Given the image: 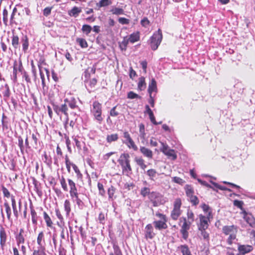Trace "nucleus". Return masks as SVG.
Masks as SVG:
<instances>
[{"mask_svg":"<svg viewBox=\"0 0 255 255\" xmlns=\"http://www.w3.org/2000/svg\"><path fill=\"white\" fill-rule=\"evenodd\" d=\"M37 244L38 246L45 247L44 234L42 231L40 232L37 238Z\"/></svg>","mask_w":255,"mask_h":255,"instance_id":"b1692460","label":"nucleus"},{"mask_svg":"<svg viewBox=\"0 0 255 255\" xmlns=\"http://www.w3.org/2000/svg\"><path fill=\"white\" fill-rule=\"evenodd\" d=\"M159 196V194L157 192H152L151 193H150V196L149 198L150 199L151 201L152 202L153 205L154 207L157 206L158 205L157 203L155 201H153V199L158 197Z\"/></svg>","mask_w":255,"mask_h":255,"instance_id":"4c0bfd02","label":"nucleus"},{"mask_svg":"<svg viewBox=\"0 0 255 255\" xmlns=\"http://www.w3.org/2000/svg\"><path fill=\"white\" fill-rule=\"evenodd\" d=\"M97 187L99 190V194L100 195L102 196H105L106 194V191L104 188L103 185L100 182H98L97 184Z\"/></svg>","mask_w":255,"mask_h":255,"instance_id":"09e8293b","label":"nucleus"},{"mask_svg":"<svg viewBox=\"0 0 255 255\" xmlns=\"http://www.w3.org/2000/svg\"><path fill=\"white\" fill-rule=\"evenodd\" d=\"M53 109L58 116L63 114L66 117V123H68L69 121L68 108L65 102L59 105L53 104Z\"/></svg>","mask_w":255,"mask_h":255,"instance_id":"20e7f679","label":"nucleus"},{"mask_svg":"<svg viewBox=\"0 0 255 255\" xmlns=\"http://www.w3.org/2000/svg\"><path fill=\"white\" fill-rule=\"evenodd\" d=\"M194 191L193 189L189 186H187L186 188V194L187 196L190 198V197L193 196Z\"/></svg>","mask_w":255,"mask_h":255,"instance_id":"e2e57ef3","label":"nucleus"},{"mask_svg":"<svg viewBox=\"0 0 255 255\" xmlns=\"http://www.w3.org/2000/svg\"><path fill=\"white\" fill-rule=\"evenodd\" d=\"M146 87V84L145 81V78L144 77H140L138 79L137 83V88L139 91H143Z\"/></svg>","mask_w":255,"mask_h":255,"instance_id":"cd10ccee","label":"nucleus"},{"mask_svg":"<svg viewBox=\"0 0 255 255\" xmlns=\"http://www.w3.org/2000/svg\"><path fill=\"white\" fill-rule=\"evenodd\" d=\"M161 143L162 145V147L160 149L161 151L167 156L168 158H171L173 160H175L177 158V155L175 150L170 149L167 144L163 142H161Z\"/></svg>","mask_w":255,"mask_h":255,"instance_id":"6e6552de","label":"nucleus"},{"mask_svg":"<svg viewBox=\"0 0 255 255\" xmlns=\"http://www.w3.org/2000/svg\"><path fill=\"white\" fill-rule=\"evenodd\" d=\"M7 235L4 229L1 227L0 229V245L1 249L3 250L6 242Z\"/></svg>","mask_w":255,"mask_h":255,"instance_id":"f3484780","label":"nucleus"},{"mask_svg":"<svg viewBox=\"0 0 255 255\" xmlns=\"http://www.w3.org/2000/svg\"><path fill=\"white\" fill-rule=\"evenodd\" d=\"M65 164L68 172H70L71 171V166H72V164H74L70 162L67 155L65 156Z\"/></svg>","mask_w":255,"mask_h":255,"instance_id":"5fc2aeb1","label":"nucleus"},{"mask_svg":"<svg viewBox=\"0 0 255 255\" xmlns=\"http://www.w3.org/2000/svg\"><path fill=\"white\" fill-rule=\"evenodd\" d=\"M1 190L4 197L8 198L11 197L10 192L5 187L2 185L1 186Z\"/></svg>","mask_w":255,"mask_h":255,"instance_id":"bf43d9fd","label":"nucleus"},{"mask_svg":"<svg viewBox=\"0 0 255 255\" xmlns=\"http://www.w3.org/2000/svg\"><path fill=\"white\" fill-rule=\"evenodd\" d=\"M12 79L14 82H16L17 81V63L16 62H15L13 66Z\"/></svg>","mask_w":255,"mask_h":255,"instance_id":"864d4df0","label":"nucleus"},{"mask_svg":"<svg viewBox=\"0 0 255 255\" xmlns=\"http://www.w3.org/2000/svg\"><path fill=\"white\" fill-rule=\"evenodd\" d=\"M150 193V189L148 187L142 188L140 190V194L144 197Z\"/></svg>","mask_w":255,"mask_h":255,"instance_id":"4d7b16f0","label":"nucleus"},{"mask_svg":"<svg viewBox=\"0 0 255 255\" xmlns=\"http://www.w3.org/2000/svg\"><path fill=\"white\" fill-rule=\"evenodd\" d=\"M60 183L61 185V187L64 191H68V188L67 185L66 180L64 176H62L60 179Z\"/></svg>","mask_w":255,"mask_h":255,"instance_id":"37998d69","label":"nucleus"},{"mask_svg":"<svg viewBox=\"0 0 255 255\" xmlns=\"http://www.w3.org/2000/svg\"><path fill=\"white\" fill-rule=\"evenodd\" d=\"M5 89L2 92V94H3V96L4 97V98L7 99L10 97V90H9V87L7 85H5Z\"/></svg>","mask_w":255,"mask_h":255,"instance_id":"13d9d810","label":"nucleus"},{"mask_svg":"<svg viewBox=\"0 0 255 255\" xmlns=\"http://www.w3.org/2000/svg\"><path fill=\"white\" fill-rule=\"evenodd\" d=\"M119 139V135L117 133H113L107 135L106 140L107 142L111 143L112 142L116 141Z\"/></svg>","mask_w":255,"mask_h":255,"instance_id":"f704fd0d","label":"nucleus"},{"mask_svg":"<svg viewBox=\"0 0 255 255\" xmlns=\"http://www.w3.org/2000/svg\"><path fill=\"white\" fill-rule=\"evenodd\" d=\"M113 252L110 253L109 255H123L122 251L119 246L114 243L113 245Z\"/></svg>","mask_w":255,"mask_h":255,"instance_id":"7c9ffc66","label":"nucleus"},{"mask_svg":"<svg viewBox=\"0 0 255 255\" xmlns=\"http://www.w3.org/2000/svg\"><path fill=\"white\" fill-rule=\"evenodd\" d=\"M72 201L75 203L80 209H83L84 207V203L79 197V194L77 193L70 196Z\"/></svg>","mask_w":255,"mask_h":255,"instance_id":"f8f14e48","label":"nucleus"},{"mask_svg":"<svg viewBox=\"0 0 255 255\" xmlns=\"http://www.w3.org/2000/svg\"><path fill=\"white\" fill-rule=\"evenodd\" d=\"M110 11L112 14L117 15L124 14L125 13V11L123 8L117 7H113Z\"/></svg>","mask_w":255,"mask_h":255,"instance_id":"c9c22d12","label":"nucleus"},{"mask_svg":"<svg viewBox=\"0 0 255 255\" xmlns=\"http://www.w3.org/2000/svg\"><path fill=\"white\" fill-rule=\"evenodd\" d=\"M32 251V255H47L45 247H33Z\"/></svg>","mask_w":255,"mask_h":255,"instance_id":"4be33fe9","label":"nucleus"},{"mask_svg":"<svg viewBox=\"0 0 255 255\" xmlns=\"http://www.w3.org/2000/svg\"><path fill=\"white\" fill-rule=\"evenodd\" d=\"M18 146L20 148L21 152L22 153H23V149H24L23 141L22 138L20 136H19L18 137Z\"/></svg>","mask_w":255,"mask_h":255,"instance_id":"0e129e2a","label":"nucleus"},{"mask_svg":"<svg viewBox=\"0 0 255 255\" xmlns=\"http://www.w3.org/2000/svg\"><path fill=\"white\" fill-rule=\"evenodd\" d=\"M212 217L210 212L206 216L200 214L199 215V223L197 225L198 229H207L209 227L210 218Z\"/></svg>","mask_w":255,"mask_h":255,"instance_id":"423d86ee","label":"nucleus"},{"mask_svg":"<svg viewBox=\"0 0 255 255\" xmlns=\"http://www.w3.org/2000/svg\"><path fill=\"white\" fill-rule=\"evenodd\" d=\"M67 181L69 186L70 196L78 193L75 183L71 179H68Z\"/></svg>","mask_w":255,"mask_h":255,"instance_id":"aec40b11","label":"nucleus"},{"mask_svg":"<svg viewBox=\"0 0 255 255\" xmlns=\"http://www.w3.org/2000/svg\"><path fill=\"white\" fill-rule=\"evenodd\" d=\"M222 232L225 235L228 236L226 240L227 243L232 245L236 239L238 227L235 225L224 226L222 228Z\"/></svg>","mask_w":255,"mask_h":255,"instance_id":"f03ea898","label":"nucleus"},{"mask_svg":"<svg viewBox=\"0 0 255 255\" xmlns=\"http://www.w3.org/2000/svg\"><path fill=\"white\" fill-rule=\"evenodd\" d=\"M40 135L38 132L35 133H33L31 134V138L32 140L34 141V147H36L38 145V140Z\"/></svg>","mask_w":255,"mask_h":255,"instance_id":"49530a36","label":"nucleus"},{"mask_svg":"<svg viewBox=\"0 0 255 255\" xmlns=\"http://www.w3.org/2000/svg\"><path fill=\"white\" fill-rule=\"evenodd\" d=\"M116 189L113 186L111 185L108 189V194L109 200H113L114 194Z\"/></svg>","mask_w":255,"mask_h":255,"instance_id":"58836bf2","label":"nucleus"},{"mask_svg":"<svg viewBox=\"0 0 255 255\" xmlns=\"http://www.w3.org/2000/svg\"><path fill=\"white\" fill-rule=\"evenodd\" d=\"M76 41L79 44L80 46L83 48H87L88 46V43L85 39L78 38L77 39Z\"/></svg>","mask_w":255,"mask_h":255,"instance_id":"a18cd8bd","label":"nucleus"},{"mask_svg":"<svg viewBox=\"0 0 255 255\" xmlns=\"http://www.w3.org/2000/svg\"><path fill=\"white\" fill-rule=\"evenodd\" d=\"M21 75L22 76V78L24 79L26 83L30 84L31 83V79L27 72L25 71L22 72V74H21Z\"/></svg>","mask_w":255,"mask_h":255,"instance_id":"052dcab7","label":"nucleus"},{"mask_svg":"<svg viewBox=\"0 0 255 255\" xmlns=\"http://www.w3.org/2000/svg\"><path fill=\"white\" fill-rule=\"evenodd\" d=\"M43 218L46 222V226L48 227L51 228L52 227L53 222H52L50 217L45 212H43Z\"/></svg>","mask_w":255,"mask_h":255,"instance_id":"e433bc0d","label":"nucleus"},{"mask_svg":"<svg viewBox=\"0 0 255 255\" xmlns=\"http://www.w3.org/2000/svg\"><path fill=\"white\" fill-rule=\"evenodd\" d=\"M71 203L68 199L65 200L64 203V210L66 212V216L68 217L70 215L71 212Z\"/></svg>","mask_w":255,"mask_h":255,"instance_id":"473e14b6","label":"nucleus"},{"mask_svg":"<svg viewBox=\"0 0 255 255\" xmlns=\"http://www.w3.org/2000/svg\"><path fill=\"white\" fill-rule=\"evenodd\" d=\"M181 205V200L176 199L174 203V208L171 213V217L174 220H177L181 214L180 207Z\"/></svg>","mask_w":255,"mask_h":255,"instance_id":"0eeeda50","label":"nucleus"},{"mask_svg":"<svg viewBox=\"0 0 255 255\" xmlns=\"http://www.w3.org/2000/svg\"><path fill=\"white\" fill-rule=\"evenodd\" d=\"M31 71L33 74V76L34 78V80H35L37 78V73H36V67L34 65L33 61L31 62Z\"/></svg>","mask_w":255,"mask_h":255,"instance_id":"338daca9","label":"nucleus"},{"mask_svg":"<svg viewBox=\"0 0 255 255\" xmlns=\"http://www.w3.org/2000/svg\"><path fill=\"white\" fill-rule=\"evenodd\" d=\"M139 132L140 136L144 138L145 135V128L144 125L142 123L139 125Z\"/></svg>","mask_w":255,"mask_h":255,"instance_id":"8fccbe9b","label":"nucleus"},{"mask_svg":"<svg viewBox=\"0 0 255 255\" xmlns=\"http://www.w3.org/2000/svg\"><path fill=\"white\" fill-rule=\"evenodd\" d=\"M128 41L131 43H133L139 40L140 39V33L139 31L133 32L129 35Z\"/></svg>","mask_w":255,"mask_h":255,"instance_id":"393cba45","label":"nucleus"},{"mask_svg":"<svg viewBox=\"0 0 255 255\" xmlns=\"http://www.w3.org/2000/svg\"><path fill=\"white\" fill-rule=\"evenodd\" d=\"M81 12L82 7L75 6L68 11V15L71 17H77Z\"/></svg>","mask_w":255,"mask_h":255,"instance_id":"5701e85b","label":"nucleus"},{"mask_svg":"<svg viewBox=\"0 0 255 255\" xmlns=\"http://www.w3.org/2000/svg\"><path fill=\"white\" fill-rule=\"evenodd\" d=\"M2 19L3 23L5 25H7L8 22V11L6 8H4L2 11Z\"/></svg>","mask_w":255,"mask_h":255,"instance_id":"3c124183","label":"nucleus"},{"mask_svg":"<svg viewBox=\"0 0 255 255\" xmlns=\"http://www.w3.org/2000/svg\"><path fill=\"white\" fill-rule=\"evenodd\" d=\"M20 43L21 44L22 50L24 53L27 52L29 47V39L26 35H23L20 38Z\"/></svg>","mask_w":255,"mask_h":255,"instance_id":"ddd939ff","label":"nucleus"},{"mask_svg":"<svg viewBox=\"0 0 255 255\" xmlns=\"http://www.w3.org/2000/svg\"><path fill=\"white\" fill-rule=\"evenodd\" d=\"M112 3L111 0H101L97 3V6L99 7L107 6Z\"/></svg>","mask_w":255,"mask_h":255,"instance_id":"79ce46f5","label":"nucleus"},{"mask_svg":"<svg viewBox=\"0 0 255 255\" xmlns=\"http://www.w3.org/2000/svg\"><path fill=\"white\" fill-rule=\"evenodd\" d=\"M162 39V32L161 30L159 29L153 33L150 38V45L152 50H155L157 49L161 42Z\"/></svg>","mask_w":255,"mask_h":255,"instance_id":"7ed1b4c3","label":"nucleus"},{"mask_svg":"<svg viewBox=\"0 0 255 255\" xmlns=\"http://www.w3.org/2000/svg\"><path fill=\"white\" fill-rule=\"evenodd\" d=\"M98 220L99 221V223L102 224H105V215L103 213L101 212L98 216Z\"/></svg>","mask_w":255,"mask_h":255,"instance_id":"774afa93","label":"nucleus"},{"mask_svg":"<svg viewBox=\"0 0 255 255\" xmlns=\"http://www.w3.org/2000/svg\"><path fill=\"white\" fill-rule=\"evenodd\" d=\"M149 23L150 22L149 20L146 17H144L143 19H142L140 21L141 25L144 27H147L149 25Z\"/></svg>","mask_w":255,"mask_h":255,"instance_id":"69168bd1","label":"nucleus"},{"mask_svg":"<svg viewBox=\"0 0 255 255\" xmlns=\"http://www.w3.org/2000/svg\"><path fill=\"white\" fill-rule=\"evenodd\" d=\"M134 161L142 169L144 170L146 168L147 165L145 164L144 160L141 157H136L134 158Z\"/></svg>","mask_w":255,"mask_h":255,"instance_id":"2f4dec72","label":"nucleus"},{"mask_svg":"<svg viewBox=\"0 0 255 255\" xmlns=\"http://www.w3.org/2000/svg\"><path fill=\"white\" fill-rule=\"evenodd\" d=\"M254 250V248L251 245H241L238 244V251L239 255H245L246 254H248L252 252Z\"/></svg>","mask_w":255,"mask_h":255,"instance_id":"1a4fd4ad","label":"nucleus"},{"mask_svg":"<svg viewBox=\"0 0 255 255\" xmlns=\"http://www.w3.org/2000/svg\"><path fill=\"white\" fill-rule=\"evenodd\" d=\"M244 219L250 226L255 228V218L252 214L245 212L244 215Z\"/></svg>","mask_w":255,"mask_h":255,"instance_id":"dca6fc26","label":"nucleus"},{"mask_svg":"<svg viewBox=\"0 0 255 255\" xmlns=\"http://www.w3.org/2000/svg\"><path fill=\"white\" fill-rule=\"evenodd\" d=\"M72 167L76 174V176L78 179H82V174L80 172V170L76 164H72Z\"/></svg>","mask_w":255,"mask_h":255,"instance_id":"de8ad7c7","label":"nucleus"},{"mask_svg":"<svg viewBox=\"0 0 255 255\" xmlns=\"http://www.w3.org/2000/svg\"><path fill=\"white\" fill-rule=\"evenodd\" d=\"M155 236L153 231V227L151 224H148L145 228V237L146 239H152Z\"/></svg>","mask_w":255,"mask_h":255,"instance_id":"a211bd4d","label":"nucleus"},{"mask_svg":"<svg viewBox=\"0 0 255 255\" xmlns=\"http://www.w3.org/2000/svg\"><path fill=\"white\" fill-rule=\"evenodd\" d=\"M148 92L149 95H153L157 92V84L154 78H152L149 83L148 87Z\"/></svg>","mask_w":255,"mask_h":255,"instance_id":"4468645a","label":"nucleus"},{"mask_svg":"<svg viewBox=\"0 0 255 255\" xmlns=\"http://www.w3.org/2000/svg\"><path fill=\"white\" fill-rule=\"evenodd\" d=\"M127 97L129 99H140L141 98L140 96L132 91H130L128 93Z\"/></svg>","mask_w":255,"mask_h":255,"instance_id":"603ef678","label":"nucleus"},{"mask_svg":"<svg viewBox=\"0 0 255 255\" xmlns=\"http://www.w3.org/2000/svg\"><path fill=\"white\" fill-rule=\"evenodd\" d=\"M198 230L201 232V235L203 237L205 240H209V235L206 231V229H198Z\"/></svg>","mask_w":255,"mask_h":255,"instance_id":"680f3d73","label":"nucleus"},{"mask_svg":"<svg viewBox=\"0 0 255 255\" xmlns=\"http://www.w3.org/2000/svg\"><path fill=\"white\" fill-rule=\"evenodd\" d=\"M139 150L144 157L148 159L152 158L153 152L150 149L146 148L145 146H140Z\"/></svg>","mask_w":255,"mask_h":255,"instance_id":"6ab92c4d","label":"nucleus"},{"mask_svg":"<svg viewBox=\"0 0 255 255\" xmlns=\"http://www.w3.org/2000/svg\"><path fill=\"white\" fill-rule=\"evenodd\" d=\"M64 102H65L67 107H69L71 109L80 110V108L77 105V101L75 97H70V98H65Z\"/></svg>","mask_w":255,"mask_h":255,"instance_id":"9d476101","label":"nucleus"},{"mask_svg":"<svg viewBox=\"0 0 255 255\" xmlns=\"http://www.w3.org/2000/svg\"><path fill=\"white\" fill-rule=\"evenodd\" d=\"M129 149H132L134 151H136L138 149L137 146L135 145L134 141L132 139L128 142H124Z\"/></svg>","mask_w":255,"mask_h":255,"instance_id":"ea45409f","label":"nucleus"},{"mask_svg":"<svg viewBox=\"0 0 255 255\" xmlns=\"http://www.w3.org/2000/svg\"><path fill=\"white\" fill-rule=\"evenodd\" d=\"M11 45L14 50H16L20 47V38L13 31L12 35L11 37Z\"/></svg>","mask_w":255,"mask_h":255,"instance_id":"2eb2a0df","label":"nucleus"},{"mask_svg":"<svg viewBox=\"0 0 255 255\" xmlns=\"http://www.w3.org/2000/svg\"><path fill=\"white\" fill-rule=\"evenodd\" d=\"M192 223L190 222L183 223L182 225L180 224L181 229L180 233L182 234V236L183 239L186 240L189 236L188 230L190 228V226Z\"/></svg>","mask_w":255,"mask_h":255,"instance_id":"9b49d317","label":"nucleus"},{"mask_svg":"<svg viewBox=\"0 0 255 255\" xmlns=\"http://www.w3.org/2000/svg\"><path fill=\"white\" fill-rule=\"evenodd\" d=\"M147 174L149 176L150 179L153 180L156 176V171L154 169H149L147 171Z\"/></svg>","mask_w":255,"mask_h":255,"instance_id":"6e6d98bb","label":"nucleus"},{"mask_svg":"<svg viewBox=\"0 0 255 255\" xmlns=\"http://www.w3.org/2000/svg\"><path fill=\"white\" fill-rule=\"evenodd\" d=\"M40 76L41 79V84L42 86V92L43 94L45 95L48 92V87L46 85L44 73L43 72H41Z\"/></svg>","mask_w":255,"mask_h":255,"instance_id":"c85d7f7f","label":"nucleus"},{"mask_svg":"<svg viewBox=\"0 0 255 255\" xmlns=\"http://www.w3.org/2000/svg\"><path fill=\"white\" fill-rule=\"evenodd\" d=\"M3 207L4 209V211L6 215V217L8 221L12 222V219L11 218V209L7 201H5L3 203Z\"/></svg>","mask_w":255,"mask_h":255,"instance_id":"412c9836","label":"nucleus"},{"mask_svg":"<svg viewBox=\"0 0 255 255\" xmlns=\"http://www.w3.org/2000/svg\"><path fill=\"white\" fill-rule=\"evenodd\" d=\"M118 161L121 166L124 174L128 176L132 173V168L130 164V155L128 153H122L120 155Z\"/></svg>","mask_w":255,"mask_h":255,"instance_id":"f257e3e1","label":"nucleus"},{"mask_svg":"<svg viewBox=\"0 0 255 255\" xmlns=\"http://www.w3.org/2000/svg\"><path fill=\"white\" fill-rule=\"evenodd\" d=\"M82 32L86 35H88L92 30V27L88 24H84L82 27Z\"/></svg>","mask_w":255,"mask_h":255,"instance_id":"a19ab883","label":"nucleus"},{"mask_svg":"<svg viewBox=\"0 0 255 255\" xmlns=\"http://www.w3.org/2000/svg\"><path fill=\"white\" fill-rule=\"evenodd\" d=\"M30 214L31 215V220L32 224L34 225H36L37 224V220H38V217L37 215V213L34 208H33L32 206H31L30 207Z\"/></svg>","mask_w":255,"mask_h":255,"instance_id":"c756f323","label":"nucleus"},{"mask_svg":"<svg viewBox=\"0 0 255 255\" xmlns=\"http://www.w3.org/2000/svg\"><path fill=\"white\" fill-rule=\"evenodd\" d=\"M177 249L181 251L182 255H192L189 248L187 245H180L177 248Z\"/></svg>","mask_w":255,"mask_h":255,"instance_id":"bb28decb","label":"nucleus"},{"mask_svg":"<svg viewBox=\"0 0 255 255\" xmlns=\"http://www.w3.org/2000/svg\"><path fill=\"white\" fill-rule=\"evenodd\" d=\"M187 216L188 221L192 224V223L194 221V214L191 210L188 209L187 212Z\"/></svg>","mask_w":255,"mask_h":255,"instance_id":"c03bdc74","label":"nucleus"},{"mask_svg":"<svg viewBox=\"0 0 255 255\" xmlns=\"http://www.w3.org/2000/svg\"><path fill=\"white\" fill-rule=\"evenodd\" d=\"M23 233V230L21 229L20 230L19 234L16 237L17 244L18 246L20 244H23L24 243L25 240L22 235Z\"/></svg>","mask_w":255,"mask_h":255,"instance_id":"72a5a7b5","label":"nucleus"},{"mask_svg":"<svg viewBox=\"0 0 255 255\" xmlns=\"http://www.w3.org/2000/svg\"><path fill=\"white\" fill-rule=\"evenodd\" d=\"M93 108L91 109V112L94 115L95 119L101 123L103 118L102 117V105L98 101H94L93 103Z\"/></svg>","mask_w":255,"mask_h":255,"instance_id":"39448f33","label":"nucleus"},{"mask_svg":"<svg viewBox=\"0 0 255 255\" xmlns=\"http://www.w3.org/2000/svg\"><path fill=\"white\" fill-rule=\"evenodd\" d=\"M165 222L166 221H164V220L155 221L153 222V224L156 229L158 230L165 229L167 227Z\"/></svg>","mask_w":255,"mask_h":255,"instance_id":"a878e982","label":"nucleus"}]
</instances>
